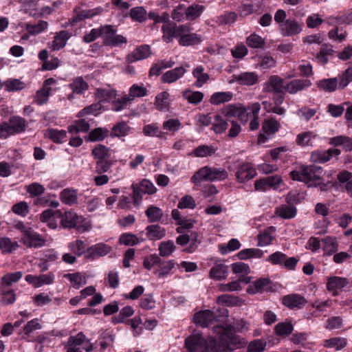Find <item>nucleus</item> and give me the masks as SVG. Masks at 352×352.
<instances>
[{
  "label": "nucleus",
  "instance_id": "nucleus-63",
  "mask_svg": "<svg viewBox=\"0 0 352 352\" xmlns=\"http://www.w3.org/2000/svg\"><path fill=\"white\" fill-rule=\"evenodd\" d=\"M175 246L172 241L162 242L159 245V252L161 256H168L175 250Z\"/></svg>",
  "mask_w": 352,
  "mask_h": 352
},
{
  "label": "nucleus",
  "instance_id": "nucleus-52",
  "mask_svg": "<svg viewBox=\"0 0 352 352\" xmlns=\"http://www.w3.org/2000/svg\"><path fill=\"white\" fill-rule=\"evenodd\" d=\"M318 87L325 91L331 92L336 89L338 86L337 78H329L320 80L317 82Z\"/></svg>",
  "mask_w": 352,
  "mask_h": 352
},
{
  "label": "nucleus",
  "instance_id": "nucleus-30",
  "mask_svg": "<svg viewBox=\"0 0 352 352\" xmlns=\"http://www.w3.org/2000/svg\"><path fill=\"white\" fill-rule=\"evenodd\" d=\"M205 10L202 5L192 4L185 10V18L188 21H194L199 18Z\"/></svg>",
  "mask_w": 352,
  "mask_h": 352
},
{
  "label": "nucleus",
  "instance_id": "nucleus-9",
  "mask_svg": "<svg viewBox=\"0 0 352 352\" xmlns=\"http://www.w3.org/2000/svg\"><path fill=\"white\" fill-rule=\"evenodd\" d=\"M280 127V123L274 118L265 119L262 124V131L264 134H261L258 137L259 142H264L267 138L265 135H272L278 131Z\"/></svg>",
  "mask_w": 352,
  "mask_h": 352
},
{
  "label": "nucleus",
  "instance_id": "nucleus-39",
  "mask_svg": "<svg viewBox=\"0 0 352 352\" xmlns=\"http://www.w3.org/2000/svg\"><path fill=\"white\" fill-rule=\"evenodd\" d=\"M90 126L84 119L76 120L73 124L68 126L67 130L70 133H85L89 130Z\"/></svg>",
  "mask_w": 352,
  "mask_h": 352
},
{
  "label": "nucleus",
  "instance_id": "nucleus-20",
  "mask_svg": "<svg viewBox=\"0 0 352 352\" xmlns=\"http://www.w3.org/2000/svg\"><path fill=\"white\" fill-rule=\"evenodd\" d=\"M186 69L183 67H179L167 71L162 76V82L165 83H172L182 78L186 73Z\"/></svg>",
  "mask_w": 352,
  "mask_h": 352
},
{
  "label": "nucleus",
  "instance_id": "nucleus-45",
  "mask_svg": "<svg viewBox=\"0 0 352 352\" xmlns=\"http://www.w3.org/2000/svg\"><path fill=\"white\" fill-rule=\"evenodd\" d=\"M293 330L294 327L290 321L279 322L274 327L275 333L279 336H288Z\"/></svg>",
  "mask_w": 352,
  "mask_h": 352
},
{
  "label": "nucleus",
  "instance_id": "nucleus-8",
  "mask_svg": "<svg viewBox=\"0 0 352 352\" xmlns=\"http://www.w3.org/2000/svg\"><path fill=\"white\" fill-rule=\"evenodd\" d=\"M280 33L284 36H292L300 34L302 31V25L294 19H286L279 25Z\"/></svg>",
  "mask_w": 352,
  "mask_h": 352
},
{
  "label": "nucleus",
  "instance_id": "nucleus-35",
  "mask_svg": "<svg viewBox=\"0 0 352 352\" xmlns=\"http://www.w3.org/2000/svg\"><path fill=\"white\" fill-rule=\"evenodd\" d=\"M243 107L241 104H228L222 109L221 113L226 118L240 116L243 113Z\"/></svg>",
  "mask_w": 352,
  "mask_h": 352
},
{
  "label": "nucleus",
  "instance_id": "nucleus-19",
  "mask_svg": "<svg viewBox=\"0 0 352 352\" xmlns=\"http://www.w3.org/2000/svg\"><path fill=\"white\" fill-rule=\"evenodd\" d=\"M60 224L64 228H72L77 226L79 222L80 217L72 210L65 212L63 214H61Z\"/></svg>",
  "mask_w": 352,
  "mask_h": 352
},
{
  "label": "nucleus",
  "instance_id": "nucleus-31",
  "mask_svg": "<svg viewBox=\"0 0 352 352\" xmlns=\"http://www.w3.org/2000/svg\"><path fill=\"white\" fill-rule=\"evenodd\" d=\"M61 201L67 205L72 206L77 204V191L74 189L66 188L62 190L60 195Z\"/></svg>",
  "mask_w": 352,
  "mask_h": 352
},
{
  "label": "nucleus",
  "instance_id": "nucleus-21",
  "mask_svg": "<svg viewBox=\"0 0 352 352\" xmlns=\"http://www.w3.org/2000/svg\"><path fill=\"white\" fill-rule=\"evenodd\" d=\"M232 270L234 274L239 275V280L245 282L246 283L250 282V278L245 277V276L250 272V269L248 264L242 262L233 263L232 265Z\"/></svg>",
  "mask_w": 352,
  "mask_h": 352
},
{
  "label": "nucleus",
  "instance_id": "nucleus-32",
  "mask_svg": "<svg viewBox=\"0 0 352 352\" xmlns=\"http://www.w3.org/2000/svg\"><path fill=\"white\" fill-rule=\"evenodd\" d=\"M284 80L278 76H272L268 81V91L282 93L285 89Z\"/></svg>",
  "mask_w": 352,
  "mask_h": 352
},
{
  "label": "nucleus",
  "instance_id": "nucleus-49",
  "mask_svg": "<svg viewBox=\"0 0 352 352\" xmlns=\"http://www.w3.org/2000/svg\"><path fill=\"white\" fill-rule=\"evenodd\" d=\"M69 87L74 93L82 94L88 89L89 85L82 77H78L69 84Z\"/></svg>",
  "mask_w": 352,
  "mask_h": 352
},
{
  "label": "nucleus",
  "instance_id": "nucleus-7",
  "mask_svg": "<svg viewBox=\"0 0 352 352\" xmlns=\"http://www.w3.org/2000/svg\"><path fill=\"white\" fill-rule=\"evenodd\" d=\"M104 11V8L98 6L93 9L89 10H74V15L70 19L72 25H76L77 23L80 22L87 19H92L96 16L101 14Z\"/></svg>",
  "mask_w": 352,
  "mask_h": 352
},
{
  "label": "nucleus",
  "instance_id": "nucleus-11",
  "mask_svg": "<svg viewBox=\"0 0 352 352\" xmlns=\"http://www.w3.org/2000/svg\"><path fill=\"white\" fill-rule=\"evenodd\" d=\"M340 150L338 148H330L327 151H316L311 153L310 160L314 163H325L333 156H338Z\"/></svg>",
  "mask_w": 352,
  "mask_h": 352
},
{
  "label": "nucleus",
  "instance_id": "nucleus-17",
  "mask_svg": "<svg viewBox=\"0 0 352 352\" xmlns=\"http://www.w3.org/2000/svg\"><path fill=\"white\" fill-rule=\"evenodd\" d=\"M151 54V51L149 45H139L130 55H129L128 60L129 61L135 62L146 58L149 57Z\"/></svg>",
  "mask_w": 352,
  "mask_h": 352
},
{
  "label": "nucleus",
  "instance_id": "nucleus-36",
  "mask_svg": "<svg viewBox=\"0 0 352 352\" xmlns=\"http://www.w3.org/2000/svg\"><path fill=\"white\" fill-rule=\"evenodd\" d=\"M8 123L13 134L21 133L26 128V121L21 117L14 116L9 120Z\"/></svg>",
  "mask_w": 352,
  "mask_h": 352
},
{
  "label": "nucleus",
  "instance_id": "nucleus-55",
  "mask_svg": "<svg viewBox=\"0 0 352 352\" xmlns=\"http://www.w3.org/2000/svg\"><path fill=\"white\" fill-rule=\"evenodd\" d=\"M100 102H107L116 97V91L111 89H98L95 93Z\"/></svg>",
  "mask_w": 352,
  "mask_h": 352
},
{
  "label": "nucleus",
  "instance_id": "nucleus-53",
  "mask_svg": "<svg viewBox=\"0 0 352 352\" xmlns=\"http://www.w3.org/2000/svg\"><path fill=\"white\" fill-rule=\"evenodd\" d=\"M245 344V340L239 336L230 335L228 337L227 346L230 349V351L243 347Z\"/></svg>",
  "mask_w": 352,
  "mask_h": 352
},
{
  "label": "nucleus",
  "instance_id": "nucleus-42",
  "mask_svg": "<svg viewBox=\"0 0 352 352\" xmlns=\"http://www.w3.org/2000/svg\"><path fill=\"white\" fill-rule=\"evenodd\" d=\"M147 12L141 6H138L131 9L129 16L132 21L139 23H143L146 20Z\"/></svg>",
  "mask_w": 352,
  "mask_h": 352
},
{
  "label": "nucleus",
  "instance_id": "nucleus-58",
  "mask_svg": "<svg viewBox=\"0 0 352 352\" xmlns=\"http://www.w3.org/2000/svg\"><path fill=\"white\" fill-rule=\"evenodd\" d=\"M22 276L23 274L21 272L8 273L1 278V283L3 287H6V286H10L12 283L19 280Z\"/></svg>",
  "mask_w": 352,
  "mask_h": 352
},
{
  "label": "nucleus",
  "instance_id": "nucleus-43",
  "mask_svg": "<svg viewBox=\"0 0 352 352\" xmlns=\"http://www.w3.org/2000/svg\"><path fill=\"white\" fill-rule=\"evenodd\" d=\"M192 75L197 78L195 85L197 87H201L209 80V75L204 72V68L202 66L197 67L192 71Z\"/></svg>",
  "mask_w": 352,
  "mask_h": 352
},
{
  "label": "nucleus",
  "instance_id": "nucleus-34",
  "mask_svg": "<svg viewBox=\"0 0 352 352\" xmlns=\"http://www.w3.org/2000/svg\"><path fill=\"white\" fill-rule=\"evenodd\" d=\"M346 344V338L336 337L325 340L323 346L326 348H334L336 351H340L344 349Z\"/></svg>",
  "mask_w": 352,
  "mask_h": 352
},
{
  "label": "nucleus",
  "instance_id": "nucleus-29",
  "mask_svg": "<svg viewBox=\"0 0 352 352\" xmlns=\"http://www.w3.org/2000/svg\"><path fill=\"white\" fill-rule=\"evenodd\" d=\"M232 97L233 94L230 91L215 92L211 96L210 102L213 105H219L230 102Z\"/></svg>",
  "mask_w": 352,
  "mask_h": 352
},
{
  "label": "nucleus",
  "instance_id": "nucleus-54",
  "mask_svg": "<svg viewBox=\"0 0 352 352\" xmlns=\"http://www.w3.org/2000/svg\"><path fill=\"white\" fill-rule=\"evenodd\" d=\"M109 135V130L105 128H96L89 134V140L91 142L102 141Z\"/></svg>",
  "mask_w": 352,
  "mask_h": 352
},
{
  "label": "nucleus",
  "instance_id": "nucleus-37",
  "mask_svg": "<svg viewBox=\"0 0 352 352\" xmlns=\"http://www.w3.org/2000/svg\"><path fill=\"white\" fill-rule=\"evenodd\" d=\"M147 90L143 85H133L129 92V95L124 96V102L133 100L135 98L142 97L146 95Z\"/></svg>",
  "mask_w": 352,
  "mask_h": 352
},
{
  "label": "nucleus",
  "instance_id": "nucleus-56",
  "mask_svg": "<svg viewBox=\"0 0 352 352\" xmlns=\"http://www.w3.org/2000/svg\"><path fill=\"white\" fill-rule=\"evenodd\" d=\"M63 277L69 279L72 283V286L76 289L80 288L81 285L86 283L85 278L82 277L81 273L80 272L65 274H64Z\"/></svg>",
  "mask_w": 352,
  "mask_h": 352
},
{
  "label": "nucleus",
  "instance_id": "nucleus-3",
  "mask_svg": "<svg viewBox=\"0 0 352 352\" xmlns=\"http://www.w3.org/2000/svg\"><path fill=\"white\" fill-rule=\"evenodd\" d=\"M228 177V173L226 169L206 166L195 173L191 177V182L196 186H199L202 181H222L226 179Z\"/></svg>",
  "mask_w": 352,
  "mask_h": 352
},
{
  "label": "nucleus",
  "instance_id": "nucleus-6",
  "mask_svg": "<svg viewBox=\"0 0 352 352\" xmlns=\"http://www.w3.org/2000/svg\"><path fill=\"white\" fill-rule=\"evenodd\" d=\"M322 168L318 166H307L302 167L303 182L313 183L314 185H320L322 183L321 175Z\"/></svg>",
  "mask_w": 352,
  "mask_h": 352
},
{
  "label": "nucleus",
  "instance_id": "nucleus-18",
  "mask_svg": "<svg viewBox=\"0 0 352 352\" xmlns=\"http://www.w3.org/2000/svg\"><path fill=\"white\" fill-rule=\"evenodd\" d=\"M67 343L80 345L87 352L91 351L94 348V344L90 342V340L87 339L82 332L78 333L76 336L69 337Z\"/></svg>",
  "mask_w": 352,
  "mask_h": 352
},
{
  "label": "nucleus",
  "instance_id": "nucleus-59",
  "mask_svg": "<svg viewBox=\"0 0 352 352\" xmlns=\"http://www.w3.org/2000/svg\"><path fill=\"white\" fill-rule=\"evenodd\" d=\"M270 280L267 278H261L256 280L252 285H250L248 292L252 294L261 292L265 289V287L269 285Z\"/></svg>",
  "mask_w": 352,
  "mask_h": 352
},
{
  "label": "nucleus",
  "instance_id": "nucleus-5",
  "mask_svg": "<svg viewBox=\"0 0 352 352\" xmlns=\"http://www.w3.org/2000/svg\"><path fill=\"white\" fill-rule=\"evenodd\" d=\"M179 234V236L176 239V243L182 246L190 243L189 246L184 249V251L187 253H192L195 252L197 249L198 245L200 243V241L198 240L197 232H190Z\"/></svg>",
  "mask_w": 352,
  "mask_h": 352
},
{
  "label": "nucleus",
  "instance_id": "nucleus-33",
  "mask_svg": "<svg viewBox=\"0 0 352 352\" xmlns=\"http://www.w3.org/2000/svg\"><path fill=\"white\" fill-rule=\"evenodd\" d=\"M275 231V228L273 226H270L267 228L266 230L261 232L258 236V246H266L270 245L273 239L274 236H272V234Z\"/></svg>",
  "mask_w": 352,
  "mask_h": 352
},
{
  "label": "nucleus",
  "instance_id": "nucleus-10",
  "mask_svg": "<svg viewBox=\"0 0 352 352\" xmlns=\"http://www.w3.org/2000/svg\"><path fill=\"white\" fill-rule=\"evenodd\" d=\"M112 250V248L104 243H99L87 248L85 258L94 259L107 255Z\"/></svg>",
  "mask_w": 352,
  "mask_h": 352
},
{
  "label": "nucleus",
  "instance_id": "nucleus-47",
  "mask_svg": "<svg viewBox=\"0 0 352 352\" xmlns=\"http://www.w3.org/2000/svg\"><path fill=\"white\" fill-rule=\"evenodd\" d=\"M183 97L189 103L197 104L202 101L204 94L201 91H192L187 89L183 92Z\"/></svg>",
  "mask_w": 352,
  "mask_h": 352
},
{
  "label": "nucleus",
  "instance_id": "nucleus-26",
  "mask_svg": "<svg viewBox=\"0 0 352 352\" xmlns=\"http://www.w3.org/2000/svg\"><path fill=\"white\" fill-rule=\"evenodd\" d=\"M349 284V280L342 277L333 276L328 279L327 287L329 291L342 289Z\"/></svg>",
  "mask_w": 352,
  "mask_h": 352
},
{
  "label": "nucleus",
  "instance_id": "nucleus-40",
  "mask_svg": "<svg viewBox=\"0 0 352 352\" xmlns=\"http://www.w3.org/2000/svg\"><path fill=\"white\" fill-rule=\"evenodd\" d=\"M215 149L210 146L201 145L197 147L189 155L196 157H206L211 156L215 153Z\"/></svg>",
  "mask_w": 352,
  "mask_h": 352
},
{
  "label": "nucleus",
  "instance_id": "nucleus-24",
  "mask_svg": "<svg viewBox=\"0 0 352 352\" xmlns=\"http://www.w3.org/2000/svg\"><path fill=\"white\" fill-rule=\"evenodd\" d=\"M228 267L223 263L216 264L209 272V276L214 280H220L227 276Z\"/></svg>",
  "mask_w": 352,
  "mask_h": 352
},
{
  "label": "nucleus",
  "instance_id": "nucleus-57",
  "mask_svg": "<svg viewBox=\"0 0 352 352\" xmlns=\"http://www.w3.org/2000/svg\"><path fill=\"white\" fill-rule=\"evenodd\" d=\"M48 23L45 21H39L37 23L35 24H29L26 25V30L28 33L35 35L39 34L47 29Z\"/></svg>",
  "mask_w": 352,
  "mask_h": 352
},
{
  "label": "nucleus",
  "instance_id": "nucleus-22",
  "mask_svg": "<svg viewBox=\"0 0 352 352\" xmlns=\"http://www.w3.org/2000/svg\"><path fill=\"white\" fill-rule=\"evenodd\" d=\"M317 137L313 131H307L298 133L296 135V143L299 146H311L313 144L312 140Z\"/></svg>",
  "mask_w": 352,
  "mask_h": 352
},
{
  "label": "nucleus",
  "instance_id": "nucleus-38",
  "mask_svg": "<svg viewBox=\"0 0 352 352\" xmlns=\"http://www.w3.org/2000/svg\"><path fill=\"white\" fill-rule=\"evenodd\" d=\"M92 155L97 161L109 160L111 153L109 148L102 144H98L92 150Z\"/></svg>",
  "mask_w": 352,
  "mask_h": 352
},
{
  "label": "nucleus",
  "instance_id": "nucleus-44",
  "mask_svg": "<svg viewBox=\"0 0 352 352\" xmlns=\"http://www.w3.org/2000/svg\"><path fill=\"white\" fill-rule=\"evenodd\" d=\"M174 65L175 62L171 59L158 61L150 69V75L159 76L162 69L172 67Z\"/></svg>",
  "mask_w": 352,
  "mask_h": 352
},
{
  "label": "nucleus",
  "instance_id": "nucleus-46",
  "mask_svg": "<svg viewBox=\"0 0 352 352\" xmlns=\"http://www.w3.org/2000/svg\"><path fill=\"white\" fill-rule=\"evenodd\" d=\"M212 125V130L217 134L225 132L228 126V122L220 115L214 116Z\"/></svg>",
  "mask_w": 352,
  "mask_h": 352
},
{
  "label": "nucleus",
  "instance_id": "nucleus-13",
  "mask_svg": "<svg viewBox=\"0 0 352 352\" xmlns=\"http://www.w3.org/2000/svg\"><path fill=\"white\" fill-rule=\"evenodd\" d=\"M256 175V170L249 163L242 164L236 172V179L240 183H244L252 179Z\"/></svg>",
  "mask_w": 352,
  "mask_h": 352
},
{
  "label": "nucleus",
  "instance_id": "nucleus-14",
  "mask_svg": "<svg viewBox=\"0 0 352 352\" xmlns=\"http://www.w3.org/2000/svg\"><path fill=\"white\" fill-rule=\"evenodd\" d=\"M21 241L28 248H40L45 245L46 240L32 230L25 236H21Z\"/></svg>",
  "mask_w": 352,
  "mask_h": 352
},
{
  "label": "nucleus",
  "instance_id": "nucleus-15",
  "mask_svg": "<svg viewBox=\"0 0 352 352\" xmlns=\"http://www.w3.org/2000/svg\"><path fill=\"white\" fill-rule=\"evenodd\" d=\"M311 82L307 79H295L288 82L285 87V90L290 94H295L306 88L309 87Z\"/></svg>",
  "mask_w": 352,
  "mask_h": 352
},
{
  "label": "nucleus",
  "instance_id": "nucleus-2",
  "mask_svg": "<svg viewBox=\"0 0 352 352\" xmlns=\"http://www.w3.org/2000/svg\"><path fill=\"white\" fill-rule=\"evenodd\" d=\"M117 29L111 25H101L98 28H93L89 33L83 36V41L91 43L98 38L103 39L102 44H124L127 42L126 38L117 34Z\"/></svg>",
  "mask_w": 352,
  "mask_h": 352
},
{
  "label": "nucleus",
  "instance_id": "nucleus-4",
  "mask_svg": "<svg viewBox=\"0 0 352 352\" xmlns=\"http://www.w3.org/2000/svg\"><path fill=\"white\" fill-rule=\"evenodd\" d=\"M209 338L206 340L200 333H193L186 339L185 346L190 352H208Z\"/></svg>",
  "mask_w": 352,
  "mask_h": 352
},
{
  "label": "nucleus",
  "instance_id": "nucleus-50",
  "mask_svg": "<svg viewBox=\"0 0 352 352\" xmlns=\"http://www.w3.org/2000/svg\"><path fill=\"white\" fill-rule=\"evenodd\" d=\"M69 250L76 255L80 256L87 253V245L82 240L77 239L69 243Z\"/></svg>",
  "mask_w": 352,
  "mask_h": 352
},
{
  "label": "nucleus",
  "instance_id": "nucleus-23",
  "mask_svg": "<svg viewBox=\"0 0 352 352\" xmlns=\"http://www.w3.org/2000/svg\"><path fill=\"white\" fill-rule=\"evenodd\" d=\"M146 236L152 241L160 240L166 235V230L159 225H151L146 228Z\"/></svg>",
  "mask_w": 352,
  "mask_h": 352
},
{
  "label": "nucleus",
  "instance_id": "nucleus-1",
  "mask_svg": "<svg viewBox=\"0 0 352 352\" xmlns=\"http://www.w3.org/2000/svg\"><path fill=\"white\" fill-rule=\"evenodd\" d=\"M163 40L168 43L175 38H179V44H199L202 41L201 36L192 33L188 24L177 25L174 22L166 23L162 27Z\"/></svg>",
  "mask_w": 352,
  "mask_h": 352
},
{
  "label": "nucleus",
  "instance_id": "nucleus-41",
  "mask_svg": "<svg viewBox=\"0 0 352 352\" xmlns=\"http://www.w3.org/2000/svg\"><path fill=\"white\" fill-rule=\"evenodd\" d=\"M131 128L124 122H118L116 124L111 131V137L122 138L127 135L130 132Z\"/></svg>",
  "mask_w": 352,
  "mask_h": 352
},
{
  "label": "nucleus",
  "instance_id": "nucleus-48",
  "mask_svg": "<svg viewBox=\"0 0 352 352\" xmlns=\"http://www.w3.org/2000/svg\"><path fill=\"white\" fill-rule=\"evenodd\" d=\"M174 266L175 263L173 261H163L161 259V263H159L158 269L155 270V274L158 277L165 276L170 274Z\"/></svg>",
  "mask_w": 352,
  "mask_h": 352
},
{
  "label": "nucleus",
  "instance_id": "nucleus-12",
  "mask_svg": "<svg viewBox=\"0 0 352 352\" xmlns=\"http://www.w3.org/2000/svg\"><path fill=\"white\" fill-rule=\"evenodd\" d=\"M217 319V316L210 310H203L195 314L194 322L202 327H206L212 324Z\"/></svg>",
  "mask_w": 352,
  "mask_h": 352
},
{
  "label": "nucleus",
  "instance_id": "nucleus-25",
  "mask_svg": "<svg viewBox=\"0 0 352 352\" xmlns=\"http://www.w3.org/2000/svg\"><path fill=\"white\" fill-rule=\"evenodd\" d=\"M323 251L324 254L332 255L338 250V243L336 237L326 236L322 239Z\"/></svg>",
  "mask_w": 352,
  "mask_h": 352
},
{
  "label": "nucleus",
  "instance_id": "nucleus-27",
  "mask_svg": "<svg viewBox=\"0 0 352 352\" xmlns=\"http://www.w3.org/2000/svg\"><path fill=\"white\" fill-rule=\"evenodd\" d=\"M170 95L166 91H163L157 94L155 97V105L157 110L165 111L169 109Z\"/></svg>",
  "mask_w": 352,
  "mask_h": 352
},
{
  "label": "nucleus",
  "instance_id": "nucleus-16",
  "mask_svg": "<svg viewBox=\"0 0 352 352\" xmlns=\"http://www.w3.org/2000/svg\"><path fill=\"white\" fill-rule=\"evenodd\" d=\"M306 303V299L299 294H289L283 298V304L291 309H300Z\"/></svg>",
  "mask_w": 352,
  "mask_h": 352
},
{
  "label": "nucleus",
  "instance_id": "nucleus-64",
  "mask_svg": "<svg viewBox=\"0 0 352 352\" xmlns=\"http://www.w3.org/2000/svg\"><path fill=\"white\" fill-rule=\"evenodd\" d=\"M19 247L17 242H12L9 238L0 239V248L3 252L10 253Z\"/></svg>",
  "mask_w": 352,
  "mask_h": 352
},
{
  "label": "nucleus",
  "instance_id": "nucleus-62",
  "mask_svg": "<svg viewBox=\"0 0 352 352\" xmlns=\"http://www.w3.org/2000/svg\"><path fill=\"white\" fill-rule=\"evenodd\" d=\"M4 86L8 91H15L24 89L25 84L18 79H10L5 82Z\"/></svg>",
  "mask_w": 352,
  "mask_h": 352
},
{
  "label": "nucleus",
  "instance_id": "nucleus-60",
  "mask_svg": "<svg viewBox=\"0 0 352 352\" xmlns=\"http://www.w3.org/2000/svg\"><path fill=\"white\" fill-rule=\"evenodd\" d=\"M276 214L284 219H291L296 215V209L289 206H282L276 208Z\"/></svg>",
  "mask_w": 352,
  "mask_h": 352
},
{
  "label": "nucleus",
  "instance_id": "nucleus-51",
  "mask_svg": "<svg viewBox=\"0 0 352 352\" xmlns=\"http://www.w3.org/2000/svg\"><path fill=\"white\" fill-rule=\"evenodd\" d=\"M148 219V221L151 223L160 221L163 216L162 210L156 206H149L145 212Z\"/></svg>",
  "mask_w": 352,
  "mask_h": 352
},
{
  "label": "nucleus",
  "instance_id": "nucleus-61",
  "mask_svg": "<svg viewBox=\"0 0 352 352\" xmlns=\"http://www.w3.org/2000/svg\"><path fill=\"white\" fill-rule=\"evenodd\" d=\"M67 133L64 130L48 129L45 135L56 143L61 142L66 138Z\"/></svg>",
  "mask_w": 352,
  "mask_h": 352
},
{
  "label": "nucleus",
  "instance_id": "nucleus-28",
  "mask_svg": "<svg viewBox=\"0 0 352 352\" xmlns=\"http://www.w3.org/2000/svg\"><path fill=\"white\" fill-rule=\"evenodd\" d=\"M236 80L240 85L251 86L258 82V76L254 72H243L236 77Z\"/></svg>",
  "mask_w": 352,
  "mask_h": 352
}]
</instances>
